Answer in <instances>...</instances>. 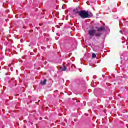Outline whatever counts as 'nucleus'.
Returning <instances> with one entry per match:
<instances>
[{
	"mask_svg": "<svg viewBox=\"0 0 128 128\" xmlns=\"http://www.w3.org/2000/svg\"><path fill=\"white\" fill-rule=\"evenodd\" d=\"M95 28L97 30L94 29L89 30L88 31V34H89L90 36H95L96 40H100L102 36H103L104 32H110V28L108 27L96 26L95 27Z\"/></svg>",
	"mask_w": 128,
	"mask_h": 128,
	"instance_id": "1",
	"label": "nucleus"
},
{
	"mask_svg": "<svg viewBox=\"0 0 128 128\" xmlns=\"http://www.w3.org/2000/svg\"><path fill=\"white\" fill-rule=\"evenodd\" d=\"M75 88L82 94L86 90V84L82 79L77 80L76 83V84Z\"/></svg>",
	"mask_w": 128,
	"mask_h": 128,
	"instance_id": "2",
	"label": "nucleus"
},
{
	"mask_svg": "<svg viewBox=\"0 0 128 128\" xmlns=\"http://www.w3.org/2000/svg\"><path fill=\"white\" fill-rule=\"evenodd\" d=\"M74 12L76 14H78L80 16H94L92 13L90 11L82 10L81 12L78 11V8H76L74 10Z\"/></svg>",
	"mask_w": 128,
	"mask_h": 128,
	"instance_id": "3",
	"label": "nucleus"
},
{
	"mask_svg": "<svg viewBox=\"0 0 128 128\" xmlns=\"http://www.w3.org/2000/svg\"><path fill=\"white\" fill-rule=\"evenodd\" d=\"M72 66H74V64L72 63L68 64L66 66L67 69L69 70H70V68H72Z\"/></svg>",
	"mask_w": 128,
	"mask_h": 128,
	"instance_id": "4",
	"label": "nucleus"
},
{
	"mask_svg": "<svg viewBox=\"0 0 128 128\" xmlns=\"http://www.w3.org/2000/svg\"><path fill=\"white\" fill-rule=\"evenodd\" d=\"M46 82H48V80H44V81H41L40 84L42 86H46Z\"/></svg>",
	"mask_w": 128,
	"mask_h": 128,
	"instance_id": "5",
	"label": "nucleus"
},
{
	"mask_svg": "<svg viewBox=\"0 0 128 128\" xmlns=\"http://www.w3.org/2000/svg\"><path fill=\"white\" fill-rule=\"evenodd\" d=\"M62 72H66L67 68L66 66H64V67L61 68Z\"/></svg>",
	"mask_w": 128,
	"mask_h": 128,
	"instance_id": "6",
	"label": "nucleus"
},
{
	"mask_svg": "<svg viewBox=\"0 0 128 128\" xmlns=\"http://www.w3.org/2000/svg\"><path fill=\"white\" fill-rule=\"evenodd\" d=\"M5 81L6 82H8V84H10V77H6V78H5Z\"/></svg>",
	"mask_w": 128,
	"mask_h": 128,
	"instance_id": "7",
	"label": "nucleus"
},
{
	"mask_svg": "<svg viewBox=\"0 0 128 128\" xmlns=\"http://www.w3.org/2000/svg\"><path fill=\"white\" fill-rule=\"evenodd\" d=\"M83 20H84L86 18H92V16H81Z\"/></svg>",
	"mask_w": 128,
	"mask_h": 128,
	"instance_id": "8",
	"label": "nucleus"
},
{
	"mask_svg": "<svg viewBox=\"0 0 128 128\" xmlns=\"http://www.w3.org/2000/svg\"><path fill=\"white\" fill-rule=\"evenodd\" d=\"M92 58H96V54L94 53L92 55Z\"/></svg>",
	"mask_w": 128,
	"mask_h": 128,
	"instance_id": "9",
	"label": "nucleus"
},
{
	"mask_svg": "<svg viewBox=\"0 0 128 128\" xmlns=\"http://www.w3.org/2000/svg\"><path fill=\"white\" fill-rule=\"evenodd\" d=\"M124 60H125V62H128V56L124 57Z\"/></svg>",
	"mask_w": 128,
	"mask_h": 128,
	"instance_id": "10",
	"label": "nucleus"
},
{
	"mask_svg": "<svg viewBox=\"0 0 128 128\" xmlns=\"http://www.w3.org/2000/svg\"><path fill=\"white\" fill-rule=\"evenodd\" d=\"M74 66H72L71 67V68H76V65L73 64Z\"/></svg>",
	"mask_w": 128,
	"mask_h": 128,
	"instance_id": "11",
	"label": "nucleus"
},
{
	"mask_svg": "<svg viewBox=\"0 0 128 128\" xmlns=\"http://www.w3.org/2000/svg\"><path fill=\"white\" fill-rule=\"evenodd\" d=\"M124 20H126V22H128V18H124Z\"/></svg>",
	"mask_w": 128,
	"mask_h": 128,
	"instance_id": "12",
	"label": "nucleus"
},
{
	"mask_svg": "<svg viewBox=\"0 0 128 128\" xmlns=\"http://www.w3.org/2000/svg\"><path fill=\"white\" fill-rule=\"evenodd\" d=\"M14 84L13 85H10V87L11 88H14Z\"/></svg>",
	"mask_w": 128,
	"mask_h": 128,
	"instance_id": "13",
	"label": "nucleus"
},
{
	"mask_svg": "<svg viewBox=\"0 0 128 128\" xmlns=\"http://www.w3.org/2000/svg\"><path fill=\"white\" fill-rule=\"evenodd\" d=\"M124 78H126V80L128 78V76L126 75H124Z\"/></svg>",
	"mask_w": 128,
	"mask_h": 128,
	"instance_id": "14",
	"label": "nucleus"
},
{
	"mask_svg": "<svg viewBox=\"0 0 128 128\" xmlns=\"http://www.w3.org/2000/svg\"><path fill=\"white\" fill-rule=\"evenodd\" d=\"M102 92V89H100L98 90V92Z\"/></svg>",
	"mask_w": 128,
	"mask_h": 128,
	"instance_id": "15",
	"label": "nucleus"
},
{
	"mask_svg": "<svg viewBox=\"0 0 128 128\" xmlns=\"http://www.w3.org/2000/svg\"><path fill=\"white\" fill-rule=\"evenodd\" d=\"M120 32L121 34H124V32H122V31H120Z\"/></svg>",
	"mask_w": 128,
	"mask_h": 128,
	"instance_id": "16",
	"label": "nucleus"
},
{
	"mask_svg": "<svg viewBox=\"0 0 128 128\" xmlns=\"http://www.w3.org/2000/svg\"><path fill=\"white\" fill-rule=\"evenodd\" d=\"M66 20H68V17H66Z\"/></svg>",
	"mask_w": 128,
	"mask_h": 128,
	"instance_id": "17",
	"label": "nucleus"
},
{
	"mask_svg": "<svg viewBox=\"0 0 128 128\" xmlns=\"http://www.w3.org/2000/svg\"><path fill=\"white\" fill-rule=\"evenodd\" d=\"M60 24V26H62V24Z\"/></svg>",
	"mask_w": 128,
	"mask_h": 128,
	"instance_id": "18",
	"label": "nucleus"
},
{
	"mask_svg": "<svg viewBox=\"0 0 128 128\" xmlns=\"http://www.w3.org/2000/svg\"><path fill=\"white\" fill-rule=\"evenodd\" d=\"M48 72H49L50 73V74H52V71H50V70H48Z\"/></svg>",
	"mask_w": 128,
	"mask_h": 128,
	"instance_id": "19",
	"label": "nucleus"
},
{
	"mask_svg": "<svg viewBox=\"0 0 128 128\" xmlns=\"http://www.w3.org/2000/svg\"><path fill=\"white\" fill-rule=\"evenodd\" d=\"M68 40H72V38H68Z\"/></svg>",
	"mask_w": 128,
	"mask_h": 128,
	"instance_id": "20",
	"label": "nucleus"
},
{
	"mask_svg": "<svg viewBox=\"0 0 128 128\" xmlns=\"http://www.w3.org/2000/svg\"><path fill=\"white\" fill-rule=\"evenodd\" d=\"M40 26H42V24H40Z\"/></svg>",
	"mask_w": 128,
	"mask_h": 128,
	"instance_id": "21",
	"label": "nucleus"
},
{
	"mask_svg": "<svg viewBox=\"0 0 128 128\" xmlns=\"http://www.w3.org/2000/svg\"><path fill=\"white\" fill-rule=\"evenodd\" d=\"M100 16V14H97V16Z\"/></svg>",
	"mask_w": 128,
	"mask_h": 128,
	"instance_id": "22",
	"label": "nucleus"
},
{
	"mask_svg": "<svg viewBox=\"0 0 128 128\" xmlns=\"http://www.w3.org/2000/svg\"><path fill=\"white\" fill-rule=\"evenodd\" d=\"M76 102H80V101L78 102V100H76Z\"/></svg>",
	"mask_w": 128,
	"mask_h": 128,
	"instance_id": "23",
	"label": "nucleus"
},
{
	"mask_svg": "<svg viewBox=\"0 0 128 128\" xmlns=\"http://www.w3.org/2000/svg\"><path fill=\"white\" fill-rule=\"evenodd\" d=\"M58 27V28H60V26L58 27V26H56Z\"/></svg>",
	"mask_w": 128,
	"mask_h": 128,
	"instance_id": "24",
	"label": "nucleus"
},
{
	"mask_svg": "<svg viewBox=\"0 0 128 128\" xmlns=\"http://www.w3.org/2000/svg\"><path fill=\"white\" fill-rule=\"evenodd\" d=\"M74 122H76V119H74Z\"/></svg>",
	"mask_w": 128,
	"mask_h": 128,
	"instance_id": "25",
	"label": "nucleus"
},
{
	"mask_svg": "<svg viewBox=\"0 0 128 128\" xmlns=\"http://www.w3.org/2000/svg\"><path fill=\"white\" fill-rule=\"evenodd\" d=\"M24 28H25V30H26V27H24Z\"/></svg>",
	"mask_w": 128,
	"mask_h": 128,
	"instance_id": "26",
	"label": "nucleus"
},
{
	"mask_svg": "<svg viewBox=\"0 0 128 128\" xmlns=\"http://www.w3.org/2000/svg\"><path fill=\"white\" fill-rule=\"evenodd\" d=\"M6 76H8V73H6Z\"/></svg>",
	"mask_w": 128,
	"mask_h": 128,
	"instance_id": "27",
	"label": "nucleus"
},
{
	"mask_svg": "<svg viewBox=\"0 0 128 128\" xmlns=\"http://www.w3.org/2000/svg\"><path fill=\"white\" fill-rule=\"evenodd\" d=\"M32 125L34 124V123L31 124Z\"/></svg>",
	"mask_w": 128,
	"mask_h": 128,
	"instance_id": "28",
	"label": "nucleus"
},
{
	"mask_svg": "<svg viewBox=\"0 0 128 128\" xmlns=\"http://www.w3.org/2000/svg\"><path fill=\"white\" fill-rule=\"evenodd\" d=\"M90 40H92V38H90Z\"/></svg>",
	"mask_w": 128,
	"mask_h": 128,
	"instance_id": "29",
	"label": "nucleus"
},
{
	"mask_svg": "<svg viewBox=\"0 0 128 128\" xmlns=\"http://www.w3.org/2000/svg\"><path fill=\"white\" fill-rule=\"evenodd\" d=\"M65 122H66V119L65 120Z\"/></svg>",
	"mask_w": 128,
	"mask_h": 128,
	"instance_id": "30",
	"label": "nucleus"
},
{
	"mask_svg": "<svg viewBox=\"0 0 128 128\" xmlns=\"http://www.w3.org/2000/svg\"><path fill=\"white\" fill-rule=\"evenodd\" d=\"M65 122H66V119L65 120Z\"/></svg>",
	"mask_w": 128,
	"mask_h": 128,
	"instance_id": "31",
	"label": "nucleus"
},
{
	"mask_svg": "<svg viewBox=\"0 0 128 128\" xmlns=\"http://www.w3.org/2000/svg\"><path fill=\"white\" fill-rule=\"evenodd\" d=\"M96 18H98L96 17Z\"/></svg>",
	"mask_w": 128,
	"mask_h": 128,
	"instance_id": "32",
	"label": "nucleus"
},
{
	"mask_svg": "<svg viewBox=\"0 0 128 128\" xmlns=\"http://www.w3.org/2000/svg\"><path fill=\"white\" fill-rule=\"evenodd\" d=\"M2 69L1 68H0V70H1Z\"/></svg>",
	"mask_w": 128,
	"mask_h": 128,
	"instance_id": "33",
	"label": "nucleus"
}]
</instances>
